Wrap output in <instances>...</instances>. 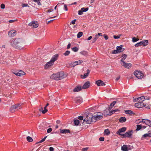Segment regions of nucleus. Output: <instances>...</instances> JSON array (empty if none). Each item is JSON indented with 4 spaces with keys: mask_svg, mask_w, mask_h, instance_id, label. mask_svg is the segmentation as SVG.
Here are the masks:
<instances>
[{
    "mask_svg": "<svg viewBox=\"0 0 151 151\" xmlns=\"http://www.w3.org/2000/svg\"><path fill=\"white\" fill-rule=\"evenodd\" d=\"M22 104H18L12 106L10 108V111L11 113H14V112L22 108Z\"/></svg>",
    "mask_w": 151,
    "mask_h": 151,
    "instance_id": "nucleus-1",
    "label": "nucleus"
},
{
    "mask_svg": "<svg viewBox=\"0 0 151 151\" xmlns=\"http://www.w3.org/2000/svg\"><path fill=\"white\" fill-rule=\"evenodd\" d=\"M17 44L18 49L21 50L24 47L25 44V42L22 39L18 38Z\"/></svg>",
    "mask_w": 151,
    "mask_h": 151,
    "instance_id": "nucleus-2",
    "label": "nucleus"
},
{
    "mask_svg": "<svg viewBox=\"0 0 151 151\" xmlns=\"http://www.w3.org/2000/svg\"><path fill=\"white\" fill-rule=\"evenodd\" d=\"M133 133L132 130H128L124 134H122V136L121 137L122 138L127 137L129 138H132V136Z\"/></svg>",
    "mask_w": 151,
    "mask_h": 151,
    "instance_id": "nucleus-3",
    "label": "nucleus"
},
{
    "mask_svg": "<svg viewBox=\"0 0 151 151\" xmlns=\"http://www.w3.org/2000/svg\"><path fill=\"white\" fill-rule=\"evenodd\" d=\"M18 38H13L11 39L10 41V43L11 45L13 47L18 49V47L17 46Z\"/></svg>",
    "mask_w": 151,
    "mask_h": 151,
    "instance_id": "nucleus-4",
    "label": "nucleus"
},
{
    "mask_svg": "<svg viewBox=\"0 0 151 151\" xmlns=\"http://www.w3.org/2000/svg\"><path fill=\"white\" fill-rule=\"evenodd\" d=\"M134 74L136 77L139 79H142L143 76V73L140 71L135 70Z\"/></svg>",
    "mask_w": 151,
    "mask_h": 151,
    "instance_id": "nucleus-5",
    "label": "nucleus"
},
{
    "mask_svg": "<svg viewBox=\"0 0 151 151\" xmlns=\"http://www.w3.org/2000/svg\"><path fill=\"white\" fill-rule=\"evenodd\" d=\"M103 115L102 113H101L99 115L98 114H97L93 116V122H95L102 119L103 117Z\"/></svg>",
    "mask_w": 151,
    "mask_h": 151,
    "instance_id": "nucleus-6",
    "label": "nucleus"
},
{
    "mask_svg": "<svg viewBox=\"0 0 151 151\" xmlns=\"http://www.w3.org/2000/svg\"><path fill=\"white\" fill-rule=\"evenodd\" d=\"M86 122H88V123L89 122H93L94 119H93V115L89 114L88 115L86 116Z\"/></svg>",
    "mask_w": 151,
    "mask_h": 151,
    "instance_id": "nucleus-7",
    "label": "nucleus"
},
{
    "mask_svg": "<svg viewBox=\"0 0 151 151\" xmlns=\"http://www.w3.org/2000/svg\"><path fill=\"white\" fill-rule=\"evenodd\" d=\"M145 100V98L144 96L134 99V101L135 102H139L142 103H144L143 102Z\"/></svg>",
    "mask_w": 151,
    "mask_h": 151,
    "instance_id": "nucleus-8",
    "label": "nucleus"
},
{
    "mask_svg": "<svg viewBox=\"0 0 151 151\" xmlns=\"http://www.w3.org/2000/svg\"><path fill=\"white\" fill-rule=\"evenodd\" d=\"M127 130V128L126 127H123L119 129L116 132V134L119 135L121 136V137L122 136V134L121 133L125 132Z\"/></svg>",
    "mask_w": 151,
    "mask_h": 151,
    "instance_id": "nucleus-9",
    "label": "nucleus"
},
{
    "mask_svg": "<svg viewBox=\"0 0 151 151\" xmlns=\"http://www.w3.org/2000/svg\"><path fill=\"white\" fill-rule=\"evenodd\" d=\"M83 62V61L82 60H79L71 63L69 65L71 67H74L77 65L81 64Z\"/></svg>",
    "mask_w": 151,
    "mask_h": 151,
    "instance_id": "nucleus-10",
    "label": "nucleus"
},
{
    "mask_svg": "<svg viewBox=\"0 0 151 151\" xmlns=\"http://www.w3.org/2000/svg\"><path fill=\"white\" fill-rule=\"evenodd\" d=\"M151 123V121L149 119H140L136 120L135 123Z\"/></svg>",
    "mask_w": 151,
    "mask_h": 151,
    "instance_id": "nucleus-11",
    "label": "nucleus"
},
{
    "mask_svg": "<svg viewBox=\"0 0 151 151\" xmlns=\"http://www.w3.org/2000/svg\"><path fill=\"white\" fill-rule=\"evenodd\" d=\"M28 25L32 28H36L38 27V24L37 21H32L28 24Z\"/></svg>",
    "mask_w": 151,
    "mask_h": 151,
    "instance_id": "nucleus-12",
    "label": "nucleus"
},
{
    "mask_svg": "<svg viewBox=\"0 0 151 151\" xmlns=\"http://www.w3.org/2000/svg\"><path fill=\"white\" fill-rule=\"evenodd\" d=\"M16 35V31L15 30H11L8 32V35L10 37H13L15 36Z\"/></svg>",
    "mask_w": 151,
    "mask_h": 151,
    "instance_id": "nucleus-13",
    "label": "nucleus"
},
{
    "mask_svg": "<svg viewBox=\"0 0 151 151\" xmlns=\"http://www.w3.org/2000/svg\"><path fill=\"white\" fill-rule=\"evenodd\" d=\"M120 63L125 68H130L132 66L131 64V63H127L125 62H123Z\"/></svg>",
    "mask_w": 151,
    "mask_h": 151,
    "instance_id": "nucleus-14",
    "label": "nucleus"
},
{
    "mask_svg": "<svg viewBox=\"0 0 151 151\" xmlns=\"http://www.w3.org/2000/svg\"><path fill=\"white\" fill-rule=\"evenodd\" d=\"M51 79L56 80H59V76H58V73L55 74H53L51 75L50 77Z\"/></svg>",
    "mask_w": 151,
    "mask_h": 151,
    "instance_id": "nucleus-15",
    "label": "nucleus"
},
{
    "mask_svg": "<svg viewBox=\"0 0 151 151\" xmlns=\"http://www.w3.org/2000/svg\"><path fill=\"white\" fill-rule=\"evenodd\" d=\"M13 73L17 76H21L25 75V73L22 70H20L18 72L16 71Z\"/></svg>",
    "mask_w": 151,
    "mask_h": 151,
    "instance_id": "nucleus-16",
    "label": "nucleus"
},
{
    "mask_svg": "<svg viewBox=\"0 0 151 151\" xmlns=\"http://www.w3.org/2000/svg\"><path fill=\"white\" fill-rule=\"evenodd\" d=\"M58 76H59V80L62 79L65 77L66 76L65 75L64 72H60L58 73Z\"/></svg>",
    "mask_w": 151,
    "mask_h": 151,
    "instance_id": "nucleus-17",
    "label": "nucleus"
},
{
    "mask_svg": "<svg viewBox=\"0 0 151 151\" xmlns=\"http://www.w3.org/2000/svg\"><path fill=\"white\" fill-rule=\"evenodd\" d=\"M54 63L52 62H50V60L45 65V69H47L50 68V67L54 64Z\"/></svg>",
    "mask_w": 151,
    "mask_h": 151,
    "instance_id": "nucleus-18",
    "label": "nucleus"
},
{
    "mask_svg": "<svg viewBox=\"0 0 151 151\" xmlns=\"http://www.w3.org/2000/svg\"><path fill=\"white\" fill-rule=\"evenodd\" d=\"M78 119L75 118L74 119L73 123H80V120H83V116H79L78 117Z\"/></svg>",
    "mask_w": 151,
    "mask_h": 151,
    "instance_id": "nucleus-19",
    "label": "nucleus"
},
{
    "mask_svg": "<svg viewBox=\"0 0 151 151\" xmlns=\"http://www.w3.org/2000/svg\"><path fill=\"white\" fill-rule=\"evenodd\" d=\"M59 57V55L58 54H56L54 55L51 59L50 62H52L54 63V62Z\"/></svg>",
    "mask_w": 151,
    "mask_h": 151,
    "instance_id": "nucleus-20",
    "label": "nucleus"
},
{
    "mask_svg": "<svg viewBox=\"0 0 151 151\" xmlns=\"http://www.w3.org/2000/svg\"><path fill=\"white\" fill-rule=\"evenodd\" d=\"M96 84L98 86H103L105 85L104 82L100 80H98L96 81Z\"/></svg>",
    "mask_w": 151,
    "mask_h": 151,
    "instance_id": "nucleus-21",
    "label": "nucleus"
},
{
    "mask_svg": "<svg viewBox=\"0 0 151 151\" xmlns=\"http://www.w3.org/2000/svg\"><path fill=\"white\" fill-rule=\"evenodd\" d=\"M60 133L62 134L70 133V131L69 129H60Z\"/></svg>",
    "mask_w": 151,
    "mask_h": 151,
    "instance_id": "nucleus-22",
    "label": "nucleus"
},
{
    "mask_svg": "<svg viewBox=\"0 0 151 151\" xmlns=\"http://www.w3.org/2000/svg\"><path fill=\"white\" fill-rule=\"evenodd\" d=\"M90 83L88 81L86 82L82 86V88L86 89L88 88L90 86Z\"/></svg>",
    "mask_w": 151,
    "mask_h": 151,
    "instance_id": "nucleus-23",
    "label": "nucleus"
},
{
    "mask_svg": "<svg viewBox=\"0 0 151 151\" xmlns=\"http://www.w3.org/2000/svg\"><path fill=\"white\" fill-rule=\"evenodd\" d=\"M144 103L137 102L135 104V106L138 108H141L143 107Z\"/></svg>",
    "mask_w": 151,
    "mask_h": 151,
    "instance_id": "nucleus-24",
    "label": "nucleus"
},
{
    "mask_svg": "<svg viewBox=\"0 0 151 151\" xmlns=\"http://www.w3.org/2000/svg\"><path fill=\"white\" fill-rule=\"evenodd\" d=\"M87 73H84L83 76L82 75H81V77L82 78H86L88 75L89 74L90 70L88 69H87Z\"/></svg>",
    "mask_w": 151,
    "mask_h": 151,
    "instance_id": "nucleus-25",
    "label": "nucleus"
},
{
    "mask_svg": "<svg viewBox=\"0 0 151 151\" xmlns=\"http://www.w3.org/2000/svg\"><path fill=\"white\" fill-rule=\"evenodd\" d=\"M123 47V45H121L120 46H117L116 47V49L117 50H118V52L119 53H120L124 50V49L122 48Z\"/></svg>",
    "mask_w": 151,
    "mask_h": 151,
    "instance_id": "nucleus-26",
    "label": "nucleus"
},
{
    "mask_svg": "<svg viewBox=\"0 0 151 151\" xmlns=\"http://www.w3.org/2000/svg\"><path fill=\"white\" fill-rule=\"evenodd\" d=\"M81 86H77L73 90V91L74 92L79 91L81 90Z\"/></svg>",
    "mask_w": 151,
    "mask_h": 151,
    "instance_id": "nucleus-27",
    "label": "nucleus"
},
{
    "mask_svg": "<svg viewBox=\"0 0 151 151\" xmlns=\"http://www.w3.org/2000/svg\"><path fill=\"white\" fill-rule=\"evenodd\" d=\"M121 150L123 151H127L129 149L127 145H124L121 147Z\"/></svg>",
    "mask_w": 151,
    "mask_h": 151,
    "instance_id": "nucleus-28",
    "label": "nucleus"
},
{
    "mask_svg": "<svg viewBox=\"0 0 151 151\" xmlns=\"http://www.w3.org/2000/svg\"><path fill=\"white\" fill-rule=\"evenodd\" d=\"M82 102V99L80 98H76L75 99L76 103L78 104H80Z\"/></svg>",
    "mask_w": 151,
    "mask_h": 151,
    "instance_id": "nucleus-29",
    "label": "nucleus"
},
{
    "mask_svg": "<svg viewBox=\"0 0 151 151\" xmlns=\"http://www.w3.org/2000/svg\"><path fill=\"white\" fill-rule=\"evenodd\" d=\"M122 59L121 60L120 63H121V62H123L124 61V60L127 57V55H126L125 54H124V55H123L122 56Z\"/></svg>",
    "mask_w": 151,
    "mask_h": 151,
    "instance_id": "nucleus-30",
    "label": "nucleus"
},
{
    "mask_svg": "<svg viewBox=\"0 0 151 151\" xmlns=\"http://www.w3.org/2000/svg\"><path fill=\"white\" fill-rule=\"evenodd\" d=\"M141 42L142 45H143L144 46H145L148 45V41L147 40H145L144 41H142Z\"/></svg>",
    "mask_w": 151,
    "mask_h": 151,
    "instance_id": "nucleus-31",
    "label": "nucleus"
},
{
    "mask_svg": "<svg viewBox=\"0 0 151 151\" xmlns=\"http://www.w3.org/2000/svg\"><path fill=\"white\" fill-rule=\"evenodd\" d=\"M104 116H106L108 115H110L111 114L110 112V111H108L107 110H105L104 111Z\"/></svg>",
    "mask_w": 151,
    "mask_h": 151,
    "instance_id": "nucleus-32",
    "label": "nucleus"
},
{
    "mask_svg": "<svg viewBox=\"0 0 151 151\" xmlns=\"http://www.w3.org/2000/svg\"><path fill=\"white\" fill-rule=\"evenodd\" d=\"M80 53L85 56H87L88 55V53L86 51H83L80 52Z\"/></svg>",
    "mask_w": 151,
    "mask_h": 151,
    "instance_id": "nucleus-33",
    "label": "nucleus"
},
{
    "mask_svg": "<svg viewBox=\"0 0 151 151\" xmlns=\"http://www.w3.org/2000/svg\"><path fill=\"white\" fill-rule=\"evenodd\" d=\"M125 113L127 114L130 115L133 114V111L130 110H125Z\"/></svg>",
    "mask_w": 151,
    "mask_h": 151,
    "instance_id": "nucleus-34",
    "label": "nucleus"
},
{
    "mask_svg": "<svg viewBox=\"0 0 151 151\" xmlns=\"http://www.w3.org/2000/svg\"><path fill=\"white\" fill-rule=\"evenodd\" d=\"M104 133L106 135H108L110 134V132L108 129H106L105 130Z\"/></svg>",
    "mask_w": 151,
    "mask_h": 151,
    "instance_id": "nucleus-35",
    "label": "nucleus"
},
{
    "mask_svg": "<svg viewBox=\"0 0 151 151\" xmlns=\"http://www.w3.org/2000/svg\"><path fill=\"white\" fill-rule=\"evenodd\" d=\"M116 103V101H113L110 105L109 107V109H111L114 106V105Z\"/></svg>",
    "mask_w": 151,
    "mask_h": 151,
    "instance_id": "nucleus-36",
    "label": "nucleus"
},
{
    "mask_svg": "<svg viewBox=\"0 0 151 151\" xmlns=\"http://www.w3.org/2000/svg\"><path fill=\"white\" fill-rule=\"evenodd\" d=\"M126 121V118L124 117H121L119 119V121L120 122H124Z\"/></svg>",
    "mask_w": 151,
    "mask_h": 151,
    "instance_id": "nucleus-37",
    "label": "nucleus"
},
{
    "mask_svg": "<svg viewBox=\"0 0 151 151\" xmlns=\"http://www.w3.org/2000/svg\"><path fill=\"white\" fill-rule=\"evenodd\" d=\"M149 137V134H145L142 135L141 137V139L143 140L144 138H145L147 137Z\"/></svg>",
    "mask_w": 151,
    "mask_h": 151,
    "instance_id": "nucleus-38",
    "label": "nucleus"
},
{
    "mask_svg": "<svg viewBox=\"0 0 151 151\" xmlns=\"http://www.w3.org/2000/svg\"><path fill=\"white\" fill-rule=\"evenodd\" d=\"M47 136H46L44 138H43L40 141H39V142H37L36 143V144H37L39 143H42V142H44L46 138H47Z\"/></svg>",
    "mask_w": 151,
    "mask_h": 151,
    "instance_id": "nucleus-39",
    "label": "nucleus"
},
{
    "mask_svg": "<svg viewBox=\"0 0 151 151\" xmlns=\"http://www.w3.org/2000/svg\"><path fill=\"white\" fill-rule=\"evenodd\" d=\"M98 38V37H97V35H96L95 36V37L92 40V43H94L95 42Z\"/></svg>",
    "mask_w": 151,
    "mask_h": 151,
    "instance_id": "nucleus-40",
    "label": "nucleus"
},
{
    "mask_svg": "<svg viewBox=\"0 0 151 151\" xmlns=\"http://www.w3.org/2000/svg\"><path fill=\"white\" fill-rule=\"evenodd\" d=\"M27 139L29 142H31L33 141V139L30 137L28 136L27 137Z\"/></svg>",
    "mask_w": 151,
    "mask_h": 151,
    "instance_id": "nucleus-41",
    "label": "nucleus"
},
{
    "mask_svg": "<svg viewBox=\"0 0 151 151\" xmlns=\"http://www.w3.org/2000/svg\"><path fill=\"white\" fill-rule=\"evenodd\" d=\"M88 8L86 7V8H82L81 9V11H82L83 12H86L88 10Z\"/></svg>",
    "mask_w": 151,
    "mask_h": 151,
    "instance_id": "nucleus-42",
    "label": "nucleus"
},
{
    "mask_svg": "<svg viewBox=\"0 0 151 151\" xmlns=\"http://www.w3.org/2000/svg\"><path fill=\"white\" fill-rule=\"evenodd\" d=\"M83 35V32H79L77 35V37L78 38H79L81 37Z\"/></svg>",
    "mask_w": 151,
    "mask_h": 151,
    "instance_id": "nucleus-43",
    "label": "nucleus"
},
{
    "mask_svg": "<svg viewBox=\"0 0 151 151\" xmlns=\"http://www.w3.org/2000/svg\"><path fill=\"white\" fill-rule=\"evenodd\" d=\"M142 128V126L141 125H137V128L136 130V131H139Z\"/></svg>",
    "mask_w": 151,
    "mask_h": 151,
    "instance_id": "nucleus-44",
    "label": "nucleus"
},
{
    "mask_svg": "<svg viewBox=\"0 0 151 151\" xmlns=\"http://www.w3.org/2000/svg\"><path fill=\"white\" fill-rule=\"evenodd\" d=\"M145 107L147 109H150V105H149L148 104H145V103H144V106H143V107Z\"/></svg>",
    "mask_w": 151,
    "mask_h": 151,
    "instance_id": "nucleus-45",
    "label": "nucleus"
},
{
    "mask_svg": "<svg viewBox=\"0 0 151 151\" xmlns=\"http://www.w3.org/2000/svg\"><path fill=\"white\" fill-rule=\"evenodd\" d=\"M72 50L73 51L76 52L78 50V48L76 47H75L72 48Z\"/></svg>",
    "mask_w": 151,
    "mask_h": 151,
    "instance_id": "nucleus-46",
    "label": "nucleus"
},
{
    "mask_svg": "<svg viewBox=\"0 0 151 151\" xmlns=\"http://www.w3.org/2000/svg\"><path fill=\"white\" fill-rule=\"evenodd\" d=\"M70 52L69 51L67 50L65 53H64L63 55L65 56L68 55L70 53Z\"/></svg>",
    "mask_w": 151,
    "mask_h": 151,
    "instance_id": "nucleus-47",
    "label": "nucleus"
},
{
    "mask_svg": "<svg viewBox=\"0 0 151 151\" xmlns=\"http://www.w3.org/2000/svg\"><path fill=\"white\" fill-rule=\"evenodd\" d=\"M47 107L45 106L44 107V110L42 111V113L44 114L46 113L47 111V110L46 109Z\"/></svg>",
    "mask_w": 151,
    "mask_h": 151,
    "instance_id": "nucleus-48",
    "label": "nucleus"
},
{
    "mask_svg": "<svg viewBox=\"0 0 151 151\" xmlns=\"http://www.w3.org/2000/svg\"><path fill=\"white\" fill-rule=\"evenodd\" d=\"M142 45V43H141V42H138V43H137L135 45V47H138L139 46Z\"/></svg>",
    "mask_w": 151,
    "mask_h": 151,
    "instance_id": "nucleus-49",
    "label": "nucleus"
},
{
    "mask_svg": "<svg viewBox=\"0 0 151 151\" xmlns=\"http://www.w3.org/2000/svg\"><path fill=\"white\" fill-rule=\"evenodd\" d=\"M138 40H139L137 38H136L135 37H133L132 38V40L133 42H137Z\"/></svg>",
    "mask_w": 151,
    "mask_h": 151,
    "instance_id": "nucleus-50",
    "label": "nucleus"
},
{
    "mask_svg": "<svg viewBox=\"0 0 151 151\" xmlns=\"http://www.w3.org/2000/svg\"><path fill=\"white\" fill-rule=\"evenodd\" d=\"M118 50H114L112 51V53L113 54H115L117 53H119V52H118Z\"/></svg>",
    "mask_w": 151,
    "mask_h": 151,
    "instance_id": "nucleus-51",
    "label": "nucleus"
},
{
    "mask_svg": "<svg viewBox=\"0 0 151 151\" xmlns=\"http://www.w3.org/2000/svg\"><path fill=\"white\" fill-rule=\"evenodd\" d=\"M119 111V110L118 109H116L115 110H113L112 111H111L110 112L112 114H113V113H114L115 112Z\"/></svg>",
    "mask_w": 151,
    "mask_h": 151,
    "instance_id": "nucleus-52",
    "label": "nucleus"
},
{
    "mask_svg": "<svg viewBox=\"0 0 151 151\" xmlns=\"http://www.w3.org/2000/svg\"><path fill=\"white\" fill-rule=\"evenodd\" d=\"M89 149L88 147L83 148L82 149L81 151H86Z\"/></svg>",
    "mask_w": 151,
    "mask_h": 151,
    "instance_id": "nucleus-53",
    "label": "nucleus"
},
{
    "mask_svg": "<svg viewBox=\"0 0 151 151\" xmlns=\"http://www.w3.org/2000/svg\"><path fill=\"white\" fill-rule=\"evenodd\" d=\"M99 139L100 141H103L104 140V137H101L99 138Z\"/></svg>",
    "mask_w": 151,
    "mask_h": 151,
    "instance_id": "nucleus-54",
    "label": "nucleus"
},
{
    "mask_svg": "<svg viewBox=\"0 0 151 151\" xmlns=\"http://www.w3.org/2000/svg\"><path fill=\"white\" fill-rule=\"evenodd\" d=\"M28 6V4H23L22 5V6L23 7H27Z\"/></svg>",
    "mask_w": 151,
    "mask_h": 151,
    "instance_id": "nucleus-55",
    "label": "nucleus"
},
{
    "mask_svg": "<svg viewBox=\"0 0 151 151\" xmlns=\"http://www.w3.org/2000/svg\"><path fill=\"white\" fill-rule=\"evenodd\" d=\"M52 131V129L51 128H50L47 129V133H49L50 132Z\"/></svg>",
    "mask_w": 151,
    "mask_h": 151,
    "instance_id": "nucleus-56",
    "label": "nucleus"
},
{
    "mask_svg": "<svg viewBox=\"0 0 151 151\" xmlns=\"http://www.w3.org/2000/svg\"><path fill=\"white\" fill-rule=\"evenodd\" d=\"M104 38L105 40H107L108 39V36L105 34H104Z\"/></svg>",
    "mask_w": 151,
    "mask_h": 151,
    "instance_id": "nucleus-57",
    "label": "nucleus"
},
{
    "mask_svg": "<svg viewBox=\"0 0 151 151\" xmlns=\"http://www.w3.org/2000/svg\"><path fill=\"white\" fill-rule=\"evenodd\" d=\"M83 14V12L82 11H81V9L79 10L78 11V14H79V15H82V14Z\"/></svg>",
    "mask_w": 151,
    "mask_h": 151,
    "instance_id": "nucleus-58",
    "label": "nucleus"
},
{
    "mask_svg": "<svg viewBox=\"0 0 151 151\" xmlns=\"http://www.w3.org/2000/svg\"><path fill=\"white\" fill-rule=\"evenodd\" d=\"M5 5L4 4H2L1 5V9H4L5 8Z\"/></svg>",
    "mask_w": 151,
    "mask_h": 151,
    "instance_id": "nucleus-59",
    "label": "nucleus"
},
{
    "mask_svg": "<svg viewBox=\"0 0 151 151\" xmlns=\"http://www.w3.org/2000/svg\"><path fill=\"white\" fill-rule=\"evenodd\" d=\"M76 19H75L74 20H72L71 23H70V24H75V22L76 21Z\"/></svg>",
    "mask_w": 151,
    "mask_h": 151,
    "instance_id": "nucleus-60",
    "label": "nucleus"
},
{
    "mask_svg": "<svg viewBox=\"0 0 151 151\" xmlns=\"http://www.w3.org/2000/svg\"><path fill=\"white\" fill-rule=\"evenodd\" d=\"M75 126H80L81 125V123H73Z\"/></svg>",
    "mask_w": 151,
    "mask_h": 151,
    "instance_id": "nucleus-61",
    "label": "nucleus"
},
{
    "mask_svg": "<svg viewBox=\"0 0 151 151\" xmlns=\"http://www.w3.org/2000/svg\"><path fill=\"white\" fill-rule=\"evenodd\" d=\"M120 37V36H118L114 35V38L115 39H118Z\"/></svg>",
    "mask_w": 151,
    "mask_h": 151,
    "instance_id": "nucleus-62",
    "label": "nucleus"
},
{
    "mask_svg": "<svg viewBox=\"0 0 151 151\" xmlns=\"http://www.w3.org/2000/svg\"><path fill=\"white\" fill-rule=\"evenodd\" d=\"M64 9L65 11H67L68 10V9L67 6L66 5H64Z\"/></svg>",
    "mask_w": 151,
    "mask_h": 151,
    "instance_id": "nucleus-63",
    "label": "nucleus"
},
{
    "mask_svg": "<svg viewBox=\"0 0 151 151\" xmlns=\"http://www.w3.org/2000/svg\"><path fill=\"white\" fill-rule=\"evenodd\" d=\"M49 150L50 151H53L54 149L53 147H50L49 148Z\"/></svg>",
    "mask_w": 151,
    "mask_h": 151,
    "instance_id": "nucleus-64",
    "label": "nucleus"
}]
</instances>
